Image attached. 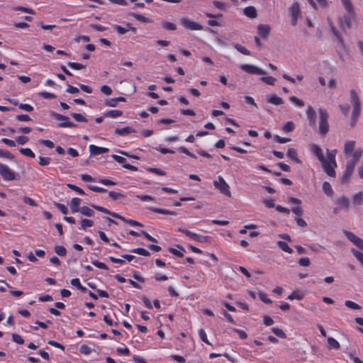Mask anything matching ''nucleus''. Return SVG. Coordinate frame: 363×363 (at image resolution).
Here are the masks:
<instances>
[{
    "instance_id": "1",
    "label": "nucleus",
    "mask_w": 363,
    "mask_h": 363,
    "mask_svg": "<svg viewBox=\"0 0 363 363\" xmlns=\"http://www.w3.org/2000/svg\"><path fill=\"white\" fill-rule=\"evenodd\" d=\"M309 148L310 151L315 155L321 163L322 167L327 175L335 177L336 176L335 168L337 167L335 161L337 150L327 149V155L326 157H325L322 149L318 145L312 144Z\"/></svg>"
},
{
    "instance_id": "2",
    "label": "nucleus",
    "mask_w": 363,
    "mask_h": 363,
    "mask_svg": "<svg viewBox=\"0 0 363 363\" xmlns=\"http://www.w3.org/2000/svg\"><path fill=\"white\" fill-rule=\"evenodd\" d=\"M350 102L352 107L351 125L356 124L361 113V101L357 91L354 89L350 90Z\"/></svg>"
},
{
    "instance_id": "3",
    "label": "nucleus",
    "mask_w": 363,
    "mask_h": 363,
    "mask_svg": "<svg viewBox=\"0 0 363 363\" xmlns=\"http://www.w3.org/2000/svg\"><path fill=\"white\" fill-rule=\"evenodd\" d=\"M341 3L346 11V13L340 18V25L342 28H350L354 20L355 14L350 0H341Z\"/></svg>"
},
{
    "instance_id": "4",
    "label": "nucleus",
    "mask_w": 363,
    "mask_h": 363,
    "mask_svg": "<svg viewBox=\"0 0 363 363\" xmlns=\"http://www.w3.org/2000/svg\"><path fill=\"white\" fill-rule=\"evenodd\" d=\"M319 122H318V133L322 136L326 135L329 131L328 118L329 115L328 111L323 108L318 109Z\"/></svg>"
},
{
    "instance_id": "5",
    "label": "nucleus",
    "mask_w": 363,
    "mask_h": 363,
    "mask_svg": "<svg viewBox=\"0 0 363 363\" xmlns=\"http://www.w3.org/2000/svg\"><path fill=\"white\" fill-rule=\"evenodd\" d=\"M213 185L221 194L228 197L231 196L230 186L222 177H218V179L213 181Z\"/></svg>"
},
{
    "instance_id": "6",
    "label": "nucleus",
    "mask_w": 363,
    "mask_h": 363,
    "mask_svg": "<svg viewBox=\"0 0 363 363\" xmlns=\"http://www.w3.org/2000/svg\"><path fill=\"white\" fill-rule=\"evenodd\" d=\"M0 174L5 181H13L16 179V172L4 164L0 163Z\"/></svg>"
},
{
    "instance_id": "7",
    "label": "nucleus",
    "mask_w": 363,
    "mask_h": 363,
    "mask_svg": "<svg viewBox=\"0 0 363 363\" xmlns=\"http://www.w3.org/2000/svg\"><path fill=\"white\" fill-rule=\"evenodd\" d=\"M362 153L363 150L361 147L356 148L352 155L350 157V160L347 162L346 168L354 171L355 165L362 157Z\"/></svg>"
},
{
    "instance_id": "8",
    "label": "nucleus",
    "mask_w": 363,
    "mask_h": 363,
    "mask_svg": "<svg viewBox=\"0 0 363 363\" xmlns=\"http://www.w3.org/2000/svg\"><path fill=\"white\" fill-rule=\"evenodd\" d=\"M289 12L291 16V24L292 26H296L298 23V19L301 13L298 3L294 1L291 6L289 8Z\"/></svg>"
},
{
    "instance_id": "9",
    "label": "nucleus",
    "mask_w": 363,
    "mask_h": 363,
    "mask_svg": "<svg viewBox=\"0 0 363 363\" xmlns=\"http://www.w3.org/2000/svg\"><path fill=\"white\" fill-rule=\"evenodd\" d=\"M180 23L184 28L189 30H201L203 28L202 25L188 18H181Z\"/></svg>"
},
{
    "instance_id": "10",
    "label": "nucleus",
    "mask_w": 363,
    "mask_h": 363,
    "mask_svg": "<svg viewBox=\"0 0 363 363\" xmlns=\"http://www.w3.org/2000/svg\"><path fill=\"white\" fill-rule=\"evenodd\" d=\"M52 116L55 119L62 121L58 124L60 128H73L76 126V124L69 121L67 116L57 113H52Z\"/></svg>"
},
{
    "instance_id": "11",
    "label": "nucleus",
    "mask_w": 363,
    "mask_h": 363,
    "mask_svg": "<svg viewBox=\"0 0 363 363\" xmlns=\"http://www.w3.org/2000/svg\"><path fill=\"white\" fill-rule=\"evenodd\" d=\"M240 69L251 74H257V75H262L265 74V71L262 69L250 64H242L240 66Z\"/></svg>"
},
{
    "instance_id": "12",
    "label": "nucleus",
    "mask_w": 363,
    "mask_h": 363,
    "mask_svg": "<svg viewBox=\"0 0 363 363\" xmlns=\"http://www.w3.org/2000/svg\"><path fill=\"white\" fill-rule=\"evenodd\" d=\"M306 118L308 121V125L312 128H316V113L313 108L308 105L306 111Z\"/></svg>"
},
{
    "instance_id": "13",
    "label": "nucleus",
    "mask_w": 363,
    "mask_h": 363,
    "mask_svg": "<svg viewBox=\"0 0 363 363\" xmlns=\"http://www.w3.org/2000/svg\"><path fill=\"white\" fill-rule=\"evenodd\" d=\"M347 239L352 242L357 247L363 251V240L356 236L353 233L344 230L343 231Z\"/></svg>"
},
{
    "instance_id": "14",
    "label": "nucleus",
    "mask_w": 363,
    "mask_h": 363,
    "mask_svg": "<svg viewBox=\"0 0 363 363\" xmlns=\"http://www.w3.org/2000/svg\"><path fill=\"white\" fill-rule=\"evenodd\" d=\"M335 203L337 205V208L334 209V212H337V209H347L350 206L349 199L345 196L337 198L335 201Z\"/></svg>"
},
{
    "instance_id": "15",
    "label": "nucleus",
    "mask_w": 363,
    "mask_h": 363,
    "mask_svg": "<svg viewBox=\"0 0 363 363\" xmlns=\"http://www.w3.org/2000/svg\"><path fill=\"white\" fill-rule=\"evenodd\" d=\"M356 142L354 140H347L345 143L343 147V152L347 157H350L354 152Z\"/></svg>"
},
{
    "instance_id": "16",
    "label": "nucleus",
    "mask_w": 363,
    "mask_h": 363,
    "mask_svg": "<svg viewBox=\"0 0 363 363\" xmlns=\"http://www.w3.org/2000/svg\"><path fill=\"white\" fill-rule=\"evenodd\" d=\"M89 150L91 155H99L106 153L108 152V149L104 147H99L95 145H90L89 146Z\"/></svg>"
},
{
    "instance_id": "17",
    "label": "nucleus",
    "mask_w": 363,
    "mask_h": 363,
    "mask_svg": "<svg viewBox=\"0 0 363 363\" xmlns=\"http://www.w3.org/2000/svg\"><path fill=\"white\" fill-rule=\"evenodd\" d=\"M113 217L115 218L120 219L121 220L128 223L130 226H139V227L143 226V225L141 223H139L135 220L127 219L125 217L121 216L120 214H113Z\"/></svg>"
},
{
    "instance_id": "18",
    "label": "nucleus",
    "mask_w": 363,
    "mask_h": 363,
    "mask_svg": "<svg viewBox=\"0 0 363 363\" xmlns=\"http://www.w3.org/2000/svg\"><path fill=\"white\" fill-rule=\"evenodd\" d=\"M257 33L262 38H266L271 30L270 26L268 24H259L257 26Z\"/></svg>"
},
{
    "instance_id": "19",
    "label": "nucleus",
    "mask_w": 363,
    "mask_h": 363,
    "mask_svg": "<svg viewBox=\"0 0 363 363\" xmlns=\"http://www.w3.org/2000/svg\"><path fill=\"white\" fill-rule=\"evenodd\" d=\"M81 202V199L79 198L75 197L72 199L70 201V209L72 213H75L77 212H80L81 207L79 206Z\"/></svg>"
},
{
    "instance_id": "20",
    "label": "nucleus",
    "mask_w": 363,
    "mask_h": 363,
    "mask_svg": "<svg viewBox=\"0 0 363 363\" xmlns=\"http://www.w3.org/2000/svg\"><path fill=\"white\" fill-rule=\"evenodd\" d=\"M121 101H125V98L119 96L116 98L106 99L104 101V104L108 107H116L118 103Z\"/></svg>"
},
{
    "instance_id": "21",
    "label": "nucleus",
    "mask_w": 363,
    "mask_h": 363,
    "mask_svg": "<svg viewBox=\"0 0 363 363\" xmlns=\"http://www.w3.org/2000/svg\"><path fill=\"white\" fill-rule=\"evenodd\" d=\"M148 210L152 211V212H155V213H161V214H164V215H172V216H176L177 215V213L175 211H170V210L165 209V208L150 207V208H148Z\"/></svg>"
},
{
    "instance_id": "22",
    "label": "nucleus",
    "mask_w": 363,
    "mask_h": 363,
    "mask_svg": "<svg viewBox=\"0 0 363 363\" xmlns=\"http://www.w3.org/2000/svg\"><path fill=\"white\" fill-rule=\"evenodd\" d=\"M135 133V130L131 127L126 126L122 128H116L115 133L118 135L124 136L130 133Z\"/></svg>"
},
{
    "instance_id": "23",
    "label": "nucleus",
    "mask_w": 363,
    "mask_h": 363,
    "mask_svg": "<svg viewBox=\"0 0 363 363\" xmlns=\"http://www.w3.org/2000/svg\"><path fill=\"white\" fill-rule=\"evenodd\" d=\"M352 203L354 206H359L363 205V193L358 192L352 196Z\"/></svg>"
},
{
    "instance_id": "24",
    "label": "nucleus",
    "mask_w": 363,
    "mask_h": 363,
    "mask_svg": "<svg viewBox=\"0 0 363 363\" xmlns=\"http://www.w3.org/2000/svg\"><path fill=\"white\" fill-rule=\"evenodd\" d=\"M243 13L246 16L251 18H255L257 15L256 9L252 6L245 7L243 10Z\"/></svg>"
},
{
    "instance_id": "25",
    "label": "nucleus",
    "mask_w": 363,
    "mask_h": 363,
    "mask_svg": "<svg viewBox=\"0 0 363 363\" xmlns=\"http://www.w3.org/2000/svg\"><path fill=\"white\" fill-rule=\"evenodd\" d=\"M169 252L179 257H182L184 256L185 249L181 245H177V248H169Z\"/></svg>"
},
{
    "instance_id": "26",
    "label": "nucleus",
    "mask_w": 363,
    "mask_h": 363,
    "mask_svg": "<svg viewBox=\"0 0 363 363\" xmlns=\"http://www.w3.org/2000/svg\"><path fill=\"white\" fill-rule=\"evenodd\" d=\"M267 101H268V103H270V104L276 105V106L281 105L284 103L283 99L281 97L277 96V95L269 96L267 98Z\"/></svg>"
},
{
    "instance_id": "27",
    "label": "nucleus",
    "mask_w": 363,
    "mask_h": 363,
    "mask_svg": "<svg viewBox=\"0 0 363 363\" xmlns=\"http://www.w3.org/2000/svg\"><path fill=\"white\" fill-rule=\"evenodd\" d=\"M81 215L86 217H93L95 214L94 211L88 206H84L81 207L79 212Z\"/></svg>"
},
{
    "instance_id": "28",
    "label": "nucleus",
    "mask_w": 363,
    "mask_h": 363,
    "mask_svg": "<svg viewBox=\"0 0 363 363\" xmlns=\"http://www.w3.org/2000/svg\"><path fill=\"white\" fill-rule=\"evenodd\" d=\"M94 225V221L90 219L84 218L80 221V229L86 230L88 228H91Z\"/></svg>"
},
{
    "instance_id": "29",
    "label": "nucleus",
    "mask_w": 363,
    "mask_h": 363,
    "mask_svg": "<svg viewBox=\"0 0 363 363\" xmlns=\"http://www.w3.org/2000/svg\"><path fill=\"white\" fill-rule=\"evenodd\" d=\"M304 294L298 291H294L291 294L287 296V299L292 301L294 299L301 301L303 299Z\"/></svg>"
},
{
    "instance_id": "30",
    "label": "nucleus",
    "mask_w": 363,
    "mask_h": 363,
    "mask_svg": "<svg viewBox=\"0 0 363 363\" xmlns=\"http://www.w3.org/2000/svg\"><path fill=\"white\" fill-rule=\"evenodd\" d=\"M323 191L327 196H332L334 194L330 184L328 182H324L323 183Z\"/></svg>"
},
{
    "instance_id": "31",
    "label": "nucleus",
    "mask_w": 363,
    "mask_h": 363,
    "mask_svg": "<svg viewBox=\"0 0 363 363\" xmlns=\"http://www.w3.org/2000/svg\"><path fill=\"white\" fill-rule=\"evenodd\" d=\"M123 114V112L119 110H110L106 111L104 113V116L109 117L111 118H116L118 117L121 116Z\"/></svg>"
},
{
    "instance_id": "32",
    "label": "nucleus",
    "mask_w": 363,
    "mask_h": 363,
    "mask_svg": "<svg viewBox=\"0 0 363 363\" xmlns=\"http://www.w3.org/2000/svg\"><path fill=\"white\" fill-rule=\"evenodd\" d=\"M287 156L295 161L296 163H301V160L298 159L297 152L294 148H289L287 151Z\"/></svg>"
},
{
    "instance_id": "33",
    "label": "nucleus",
    "mask_w": 363,
    "mask_h": 363,
    "mask_svg": "<svg viewBox=\"0 0 363 363\" xmlns=\"http://www.w3.org/2000/svg\"><path fill=\"white\" fill-rule=\"evenodd\" d=\"M70 283L73 286H75L81 291L85 292L86 291V288L81 284L80 280L78 278L72 279Z\"/></svg>"
},
{
    "instance_id": "34",
    "label": "nucleus",
    "mask_w": 363,
    "mask_h": 363,
    "mask_svg": "<svg viewBox=\"0 0 363 363\" xmlns=\"http://www.w3.org/2000/svg\"><path fill=\"white\" fill-rule=\"evenodd\" d=\"M278 247L285 252L292 253V249L288 245V244L284 241H278L277 242Z\"/></svg>"
},
{
    "instance_id": "35",
    "label": "nucleus",
    "mask_w": 363,
    "mask_h": 363,
    "mask_svg": "<svg viewBox=\"0 0 363 363\" xmlns=\"http://www.w3.org/2000/svg\"><path fill=\"white\" fill-rule=\"evenodd\" d=\"M91 206L93 208L96 209V211L104 213L106 214H108V215L111 216L112 217H113V214H118L117 213L110 211L108 208L103 207V206H96L94 204H91Z\"/></svg>"
},
{
    "instance_id": "36",
    "label": "nucleus",
    "mask_w": 363,
    "mask_h": 363,
    "mask_svg": "<svg viewBox=\"0 0 363 363\" xmlns=\"http://www.w3.org/2000/svg\"><path fill=\"white\" fill-rule=\"evenodd\" d=\"M131 252L133 253L142 255V256H145V257H147V256L150 255V253L147 250H145V248H143V247H138V248L133 249V250H131Z\"/></svg>"
},
{
    "instance_id": "37",
    "label": "nucleus",
    "mask_w": 363,
    "mask_h": 363,
    "mask_svg": "<svg viewBox=\"0 0 363 363\" xmlns=\"http://www.w3.org/2000/svg\"><path fill=\"white\" fill-rule=\"evenodd\" d=\"M19 152L24 156L29 157L30 158H34L35 157V153L32 151L31 149L28 147L21 148Z\"/></svg>"
},
{
    "instance_id": "38",
    "label": "nucleus",
    "mask_w": 363,
    "mask_h": 363,
    "mask_svg": "<svg viewBox=\"0 0 363 363\" xmlns=\"http://www.w3.org/2000/svg\"><path fill=\"white\" fill-rule=\"evenodd\" d=\"M177 230L178 232H181V233H183L184 234H185L186 236H188L190 239L194 240L195 239V237H196V233H193L189 230H186L185 228H178L177 229Z\"/></svg>"
},
{
    "instance_id": "39",
    "label": "nucleus",
    "mask_w": 363,
    "mask_h": 363,
    "mask_svg": "<svg viewBox=\"0 0 363 363\" xmlns=\"http://www.w3.org/2000/svg\"><path fill=\"white\" fill-rule=\"evenodd\" d=\"M328 343L330 347L333 349L338 350L340 347V343L332 337L328 338Z\"/></svg>"
},
{
    "instance_id": "40",
    "label": "nucleus",
    "mask_w": 363,
    "mask_h": 363,
    "mask_svg": "<svg viewBox=\"0 0 363 363\" xmlns=\"http://www.w3.org/2000/svg\"><path fill=\"white\" fill-rule=\"evenodd\" d=\"M233 46L239 52L245 55H250V52L245 47L238 43L234 44Z\"/></svg>"
},
{
    "instance_id": "41",
    "label": "nucleus",
    "mask_w": 363,
    "mask_h": 363,
    "mask_svg": "<svg viewBox=\"0 0 363 363\" xmlns=\"http://www.w3.org/2000/svg\"><path fill=\"white\" fill-rule=\"evenodd\" d=\"M130 15L136 20L140 21V22H143V23H149L150 22V20L143 16V15H140V14H138V13H131Z\"/></svg>"
},
{
    "instance_id": "42",
    "label": "nucleus",
    "mask_w": 363,
    "mask_h": 363,
    "mask_svg": "<svg viewBox=\"0 0 363 363\" xmlns=\"http://www.w3.org/2000/svg\"><path fill=\"white\" fill-rule=\"evenodd\" d=\"M271 330L276 336L280 338H286V337L284 330L279 328H272Z\"/></svg>"
},
{
    "instance_id": "43",
    "label": "nucleus",
    "mask_w": 363,
    "mask_h": 363,
    "mask_svg": "<svg viewBox=\"0 0 363 363\" xmlns=\"http://www.w3.org/2000/svg\"><path fill=\"white\" fill-rule=\"evenodd\" d=\"M114 30L120 35H123L130 31V28H128V26L123 27L119 25H113Z\"/></svg>"
},
{
    "instance_id": "44",
    "label": "nucleus",
    "mask_w": 363,
    "mask_h": 363,
    "mask_svg": "<svg viewBox=\"0 0 363 363\" xmlns=\"http://www.w3.org/2000/svg\"><path fill=\"white\" fill-rule=\"evenodd\" d=\"M55 252L59 256L64 257L67 254V250L64 246L57 245L55 247Z\"/></svg>"
},
{
    "instance_id": "45",
    "label": "nucleus",
    "mask_w": 363,
    "mask_h": 363,
    "mask_svg": "<svg viewBox=\"0 0 363 363\" xmlns=\"http://www.w3.org/2000/svg\"><path fill=\"white\" fill-rule=\"evenodd\" d=\"M162 26L167 30H175L177 29V26L174 23L168 21L162 22Z\"/></svg>"
},
{
    "instance_id": "46",
    "label": "nucleus",
    "mask_w": 363,
    "mask_h": 363,
    "mask_svg": "<svg viewBox=\"0 0 363 363\" xmlns=\"http://www.w3.org/2000/svg\"><path fill=\"white\" fill-rule=\"evenodd\" d=\"M260 80L268 85H274L276 82V79L270 76L262 77L260 78Z\"/></svg>"
},
{
    "instance_id": "47",
    "label": "nucleus",
    "mask_w": 363,
    "mask_h": 363,
    "mask_svg": "<svg viewBox=\"0 0 363 363\" xmlns=\"http://www.w3.org/2000/svg\"><path fill=\"white\" fill-rule=\"evenodd\" d=\"M209 239H210V237H208V236L196 233L194 241H196V242H199L201 243H206V242H208Z\"/></svg>"
},
{
    "instance_id": "48",
    "label": "nucleus",
    "mask_w": 363,
    "mask_h": 363,
    "mask_svg": "<svg viewBox=\"0 0 363 363\" xmlns=\"http://www.w3.org/2000/svg\"><path fill=\"white\" fill-rule=\"evenodd\" d=\"M199 336L200 337V339L205 343H206L207 345H211V342L208 341V338H207V335H206V333L205 332V330L203 329H200L199 330Z\"/></svg>"
},
{
    "instance_id": "49",
    "label": "nucleus",
    "mask_w": 363,
    "mask_h": 363,
    "mask_svg": "<svg viewBox=\"0 0 363 363\" xmlns=\"http://www.w3.org/2000/svg\"><path fill=\"white\" fill-rule=\"evenodd\" d=\"M351 252L353 254V255L356 257V259L363 266V254L361 252H359V251H358V250H355L354 248H352L351 250Z\"/></svg>"
},
{
    "instance_id": "50",
    "label": "nucleus",
    "mask_w": 363,
    "mask_h": 363,
    "mask_svg": "<svg viewBox=\"0 0 363 363\" xmlns=\"http://www.w3.org/2000/svg\"><path fill=\"white\" fill-rule=\"evenodd\" d=\"M294 128H295L294 123L292 121H288L283 126V130L285 133H289V132L293 131Z\"/></svg>"
},
{
    "instance_id": "51",
    "label": "nucleus",
    "mask_w": 363,
    "mask_h": 363,
    "mask_svg": "<svg viewBox=\"0 0 363 363\" xmlns=\"http://www.w3.org/2000/svg\"><path fill=\"white\" fill-rule=\"evenodd\" d=\"M79 352L85 355H89L91 353L92 349L86 345H82L79 347Z\"/></svg>"
},
{
    "instance_id": "52",
    "label": "nucleus",
    "mask_w": 363,
    "mask_h": 363,
    "mask_svg": "<svg viewBox=\"0 0 363 363\" xmlns=\"http://www.w3.org/2000/svg\"><path fill=\"white\" fill-rule=\"evenodd\" d=\"M353 172L354 171L345 168V170L344 171L343 174L341 177V182L342 183L347 182L350 177V176L352 174Z\"/></svg>"
},
{
    "instance_id": "53",
    "label": "nucleus",
    "mask_w": 363,
    "mask_h": 363,
    "mask_svg": "<svg viewBox=\"0 0 363 363\" xmlns=\"http://www.w3.org/2000/svg\"><path fill=\"white\" fill-rule=\"evenodd\" d=\"M213 5L218 9L219 10H221V11H225L226 9H227V5L226 4L223 3V2H221V1H213L212 2Z\"/></svg>"
},
{
    "instance_id": "54",
    "label": "nucleus",
    "mask_w": 363,
    "mask_h": 363,
    "mask_svg": "<svg viewBox=\"0 0 363 363\" xmlns=\"http://www.w3.org/2000/svg\"><path fill=\"white\" fill-rule=\"evenodd\" d=\"M91 264L99 269L108 270V266L104 262H99L98 260H92Z\"/></svg>"
},
{
    "instance_id": "55",
    "label": "nucleus",
    "mask_w": 363,
    "mask_h": 363,
    "mask_svg": "<svg viewBox=\"0 0 363 363\" xmlns=\"http://www.w3.org/2000/svg\"><path fill=\"white\" fill-rule=\"evenodd\" d=\"M289 100L298 107H302L303 106H304L303 101L299 99L296 96H291L289 97Z\"/></svg>"
},
{
    "instance_id": "56",
    "label": "nucleus",
    "mask_w": 363,
    "mask_h": 363,
    "mask_svg": "<svg viewBox=\"0 0 363 363\" xmlns=\"http://www.w3.org/2000/svg\"><path fill=\"white\" fill-rule=\"evenodd\" d=\"M71 116L74 118V119L77 122H87V119L82 116L81 113H72Z\"/></svg>"
},
{
    "instance_id": "57",
    "label": "nucleus",
    "mask_w": 363,
    "mask_h": 363,
    "mask_svg": "<svg viewBox=\"0 0 363 363\" xmlns=\"http://www.w3.org/2000/svg\"><path fill=\"white\" fill-rule=\"evenodd\" d=\"M67 65L72 69L79 70L85 67L84 65L77 62H68Z\"/></svg>"
},
{
    "instance_id": "58",
    "label": "nucleus",
    "mask_w": 363,
    "mask_h": 363,
    "mask_svg": "<svg viewBox=\"0 0 363 363\" xmlns=\"http://www.w3.org/2000/svg\"><path fill=\"white\" fill-rule=\"evenodd\" d=\"M51 158L45 157H39V164L41 166H48L50 164Z\"/></svg>"
},
{
    "instance_id": "59",
    "label": "nucleus",
    "mask_w": 363,
    "mask_h": 363,
    "mask_svg": "<svg viewBox=\"0 0 363 363\" xmlns=\"http://www.w3.org/2000/svg\"><path fill=\"white\" fill-rule=\"evenodd\" d=\"M67 187L75 191L76 192H77L80 195H84L85 193L84 191V190L81 188H79V186L74 185V184H67Z\"/></svg>"
},
{
    "instance_id": "60",
    "label": "nucleus",
    "mask_w": 363,
    "mask_h": 363,
    "mask_svg": "<svg viewBox=\"0 0 363 363\" xmlns=\"http://www.w3.org/2000/svg\"><path fill=\"white\" fill-rule=\"evenodd\" d=\"M54 205L63 214L66 215L68 213V209L64 204L56 202Z\"/></svg>"
},
{
    "instance_id": "61",
    "label": "nucleus",
    "mask_w": 363,
    "mask_h": 363,
    "mask_svg": "<svg viewBox=\"0 0 363 363\" xmlns=\"http://www.w3.org/2000/svg\"><path fill=\"white\" fill-rule=\"evenodd\" d=\"M345 305L351 308V309H353V310H357V309H359L360 308V306L358 305L357 303L352 301H346L345 302Z\"/></svg>"
},
{
    "instance_id": "62",
    "label": "nucleus",
    "mask_w": 363,
    "mask_h": 363,
    "mask_svg": "<svg viewBox=\"0 0 363 363\" xmlns=\"http://www.w3.org/2000/svg\"><path fill=\"white\" fill-rule=\"evenodd\" d=\"M350 108V106L348 104H342L339 105V108L340 111L342 113V114L345 116L348 114Z\"/></svg>"
},
{
    "instance_id": "63",
    "label": "nucleus",
    "mask_w": 363,
    "mask_h": 363,
    "mask_svg": "<svg viewBox=\"0 0 363 363\" xmlns=\"http://www.w3.org/2000/svg\"><path fill=\"white\" fill-rule=\"evenodd\" d=\"M18 107L19 108L27 112H31L33 111V107L28 104H19Z\"/></svg>"
},
{
    "instance_id": "64",
    "label": "nucleus",
    "mask_w": 363,
    "mask_h": 363,
    "mask_svg": "<svg viewBox=\"0 0 363 363\" xmlns=\"http://www.w3.org/2000/svg\"><path fill=\"white\" fill-rule=\"evenodd\" d=\"M100 91L104 94L105 95H111L112 94V89L110 86L107 85H103L100 88Z\"/></svg>"
}]
</instances>
